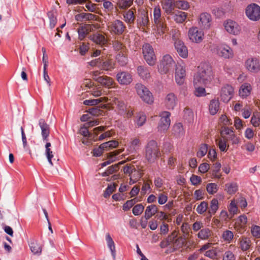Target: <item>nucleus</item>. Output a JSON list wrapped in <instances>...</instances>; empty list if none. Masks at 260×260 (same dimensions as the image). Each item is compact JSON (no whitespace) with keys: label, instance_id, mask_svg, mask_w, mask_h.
Here are the masks:
<instances>
[{"label":"nucleus","instance_id":"nucleus-5","mask_svg":"<svg viewBox=\"0 0 260 260\" xmlns=\"http://www.w3.org/2000/svg\"><path fill=\"white\" fill-rule=\"evenodd\" d=\"M144 58L150 66H153L156 62V57L154 49L151 45L145 43L142 47Z\"/></svg>","mask_w":260,"mask_h":260},{"label":"nucleus","instance_id":"nucleus-53","mask_svg":"<svg viewBox=\"0 0 260 260\" xmlns=\"http://www.w3.org/2000/svg\"><path fill=\"white\" fill-rule=\"evenodd\" d=\"M118 145V142L116 140H111L102 144V147H104L105 150L116 148Z\"/></svg>","mask_w":260,"mask_h":260},{"label":"nucleus","instance_id":"nucleus-59","mask_svg":"<svg viewBox=\"0 0 260 260\" xmlns=\"http://www.w3.org/2000/svg\"><path fill=\"white\" fill-rule=\"evenodd\" d=\"M146 120V116L143 113H139L137 115V118L136 120V123L138 126H142Z\"/></svg>","mask_w":260,"mask_h":260},{"label":"nucleus","instance_id":"nucleus-22","mask_svg":"<svg viewBox=\"0 0 260 260\" xmlns=\"http://www.w3.org/2000/svg\"><path fill=\"white\" fill-rule=\"evenodd\" d=\"M219 208V202L216 198H213L210 202V207L207 211V218L210 220L211 217L215 214Z\"/></svg>","mask_w":260,"mask_h":260},{"label":"nucleus","instance_id":"nucleus-19","mask_svg":"<svg viewBox=\"0 0 260 260\" xmlns=\"http://www.w3.org/2000/svg\"><path fill=\"white\" fill-rule=\"evenodd\" d=\"M95 28V26L92 24H86L80 27L78 30L79 39L80 40H83L88 34L93 31Z\"/></svg>","mask_w":260,"mask_h":260},{"label":"nucleus","instance_id":"nucleus-26","mask_svg":"<svg viewBox=\"0 0 260 260\" xmlns=\"http://www.w3.org/2000/svg\"><path fill=\"white\" fill-rule=\"evenodd\" d=\"M100 68L106 71H111L115 68V62L112 59H101Z\"/></svg>","mask_w":260,"mask_h":260},{"label":"nucleus","instance_id":"nucleus-3","mask_svg":"<svg viewBox=\"0 0 260 260\" xmlns=\"http://www.w3.org/2000/svg\"><path fill=\"white\" fill-rule=\"evenodd\" d=\"M175 62L169 54L164 55L158 66V70L160 74H166L171 71L176 66Z\"/></svg>","mask_w":260,"mask_h":260},{"label":"nucleus","instance_id":"nucleus-57","mask_svg":"<svg viewBox=\"0 0 260 260\" xmlns=\"http://www.w3.org/2000/svg\"><path fill=\"white\" fill-rule=\"evenodd\" d=\"M144 209V206L142 204H137L133 207V213L136 215L138 216L141 215Z\"/></svg>","mask_w":260,"mask_h":260},{"label":"nucleus","instance_id":"nucleus-33","mask_svg":"<svg viewBox=\"0 0 260 260\" xmlns=\"http://www.w3.org/2000/svg\"><path fill=\"white\" fill-rule=\"evenodd\" d=\"M116 59L120 66H125L128 61L127 51H123V52H118L116 55Z\"/></svg>","mask_w":260,"mask_h":260},{"label":"nucleus","instance_id":"nucleus-32","mask_svg":"<svg viewBox=\"0 0 260 260\" xmlns=\"http://www.w3.org/2000/svg\"><path fill=\"white\" fill-rule=\"evenodd\" d=\"M218 99H213L210 101L209 105V110L212 115H215L219 109V102Z\"/></svg>","mask_w":260,"mask_h":260},{"label":"nucleus","instance_id":"nucleus-12","mask_svg":"<svg viewBox=\"0 0 260 260\" xmlns=\"http://www.w3.org/2000/svg\"><path fill=\"white\" fill-rule=\"evenodd\" d=\"M223 25L225 29L230 34L237 36L241 32V27L234 21L228 20L224 22Z\"/></svg>","mask_w":260,"mask_h":260},{"label":"nucleus","instance_id":"nucleus-11","mask_svg":"<svg viewBox=\"0 0 260 260\" xmlns=\"http://www.w3.org/2000/svg\"><path fill=\"white\" fill-rule=\"evenodd\" d=\"M93 83L91 80L88 79H85L84 80L83 83L81 85V87H85L89 88V90L87 91L88 94H87L86 96L93 95L95 97L100 96L102 95L101 90L100 88L96 87H92Z\"/></svg>","mask_w":260,"mask_h":260},{"label":"nucleus","instance_id":"nucleus-34","mask_svg":"<svg viewBox=\"0 0 260 260\" xmlns=\"http://www.w3.org/2000/svg\"><path fill=\"white\" fill-rule=\"evenodd\" d=\"M90 39L95 43L101 45L105 44L107 42L105 36L99 33H96L91 36Z\"/></svg>","mask_w":260,"mask_h":260},{"label":"nucleus","instance_id":"nucleus-10","mask_svg":"<svg viewBox=\"0 0 260 260\" xmlns=\"http://www.w3.org/2000/svg\"><path fill=\"white\" fill-rule=\"evenodd\" d=\"M175 79L177 84L182 85L185 80L186 69L183 64L178 63L176 65Z\"/></svg>","mask_w":260,"mask_h":260},{"label":"nucleus","instance_id":"nucleus-41","mask_svg":"<svg viewBox=\"0 0 260 260\" xmlns=\"http://www.w3.org/2000/svg\"><path fill=\"white\" fill-rule=\"evenodd\" d=\"M227 141L225 139V136H222V139L216 140V144L217 145L219 150L221 152H226L229 145H227Z\"/></svg>","mask_w":260,"mask_h":260},{"label":"nucleus","instance_id":"nucleus-36","mask_svg":"<svg viewBox=\"0 0 260 260\" xmlns=\"http://www.w3.org/2000/svg\"><path fill=\"white\" fill-rule=\"evenodd\" d=\"M251 86L249 84H243L239 89V95L242 97H247L250 95Z\"/></svg>","mask_w":260,"mask_h":260},{"label":"nucleus","instance_id":"nucleus-64","mask_svg":"<svg viewBox=\"0 0 260 260\" xmlns=\"http://www.w3.org/2000/svg\"><path fill=\"white\" fill-rule=\"evenodd\" d=\"M252 235L255 238H260V226L258 225H253L251 229Z\"/></svg>","mask_w":260,"mask_h":260},{"label":"nucleus","instance_id":"nucleus-27","mask_svg":"<svg viewBox=\"0 0 260 260\" xmlns=\"http://www.w3.org/2000/svg\"><path fill=\"white\" fill-rule=\"evenodd\" d=\"M234 95L233 87L230 85L223 86L220 90V96L221 98H233Z\"/></svg>","mask_w":260,"mask_h":260},{"label":"nucleus","instance_id":"nucleus-16","mask_svg":"<svg viewBox=\"0 0 260 260\" xmlns=\"http://www.w3.org/2000/svg\"><path fill=\"white\" fill-rule=\"evenodd\" d=\"M135 89L137 94L140 98H152L153 96L149 89L141 83H137L135 85Z\"/></svg>","mask_w":260,"mask_h":260},{"label":"nucleus","instance_id":"nucleus-49","mask_svg":"<svg viewBox=\"0 0 260 260\" xmlns=\"http://www.w3.org/2000/svg\"><path fill=\"white\" fill-rule=\"evenodd\" d=\"M175 8L183 10H187L189 8V3L185 0L175 1Z\"/></svg>","mask_w":260,"mask_h":260},{"label":"nucleus","instance_id":"nucleus-28","mask_svg":"<svg viewBox=\"0 0 260 260\" xmlns=\"http://www.w3.org/2000/svg\"><path fill=\"white\" fill-rule=\"evenodd\" d=\"M96 81L100 83L102 85L108 88L112 87L114 84L113 79L111 77L106 76L98 77V78L96 79Z\"/></svg>","mask_w":260,"mask_h":260},{"label":"nucleus","instance_id":"nucleus-47","mask_svg":"<svg viewBox=\"0 0 260 260\" xmlns=\"http://www.w3.org/2000/svg\"><path fill=\"white\" fill-rule=\"evenodd\" d=\"M251 123L254 127H258L260 125V112H253L250 120Z\"/></svg>","mask_w":260,"mask_h":260},{"label":"nucleus","instance_id":"nucleus-46","mask_svg":"<svg viewBox=\"0 0 260 260\" xmlns=\"http://www.w3.org/2000/svg\"><path fill=\"white\" fill-rule=\"evenodd\" d=\"M208 151V145L207 144H201L200 146L199 150L197 152V156L199 158H202L207 153Z\"/></svg>","mask_w":260,"mask_h":260},{"label":"nucleus","instance_id":"nucleus-31","mask_svg":"<svg viewBox=\"0 0 260 260\" xmlns=\"http://www.w3.org/2000/svg\"><path fill=\"white\" fill-rule=\"evenodd\" d=\"M30 249L34 254L40 255L42 253V245L35 239L31 240L29 244Z\"/></svg>","mask_w":260,"mask_h":260},{"label":"nucleus","instance_id":"nucleus-18","mask_svg":"<svg viewBox=\"0 0 260 260\" xmlns=\"http://www.w3.org/2000/svg\"><path fill=\"white\" fill-rule=\"evenodd\" d=\"M39 125L41 129V135L44 141H47L50 134V127L44 119H40Z\"/></svg>","mask_w":260,"mask_h":260},{"label":"nucleus","instance_id":"nucleus-14","mask_svg":"<svg viewBox=\"0 0 260 260\" xmlns=\"http://www.w3.org/2000/svg\"><path fill=\"white\" fill-rule=\"evenodd\" d=\"M211 22L212 17L209 13H202L199 16V25L202 29H209L211 26Z\"/></svg>","mask_w":260,"mask_h":260},{"label":"nucleus","instance_id":"nucleus-2","mask_svg":"<svg viewBox=\"0 0 260 260\" xmlns=\"http://www.w3.org/2000/svg\"><path fill=\"white\" fill-rule=\"evenodd\" d=\"M145 149V157L149 163H154L161 156L159 146L155 140L149 141Z\"/></svg>","mask_w":260,"mask_h":260},{"label":"nucleus","instance_id":"nucleus-43","mask_svg":"<svg viewBox=\"0 0 260 260\" xmlns=\"http://www.w3.org/2000/svg\"><path fill=\"white\" fill-rule=\"evenodd\" d=\"M211 236V231L208 228L201 229L198 234V237L202 240H207Z\"/></svg>","mask_w":260,"mask_h":260},{"label":"nucleus","instance_id":"nucleus-55","mask_svg":"<svg viewBox=\"0 0 260 260\" xmlns=\"http://www.w3.org/2000/svg\"><path fill=\"white\" fill-rule=\"evenodd\" d=\"M138 201L136 198L127 201L122 206V209L124 211L129 210Z\"/></svg>","mask_w":260,"mask_h":260},{"label":"nucleus","instance_id":"nucleus-63","mask_svg":"<svg viewBox=\"0 0 260 260\" xmlns=\"http://www.w3.org/2000/svg\"><path fill=\"white\" fill-rule=\"evenodd\" d=\"M236 255L230 250L226 251L222 257V260H236Z\"/></svg>","mask_w":260,"mask_h":260},{"label":"nucleus","instance_id":"nucleus-44","mask_svg":"<svg viewBox=\"0 0 260 260\" xmlns=\"http://www.w3.org/2000/svg\"><path fill=\"white\" fill-rule=\"evenodd\" d=\"M222 238L226 243H230L233 240L234 234L231 231L226 230L223 232Z\"/></svg>","mask_w":260,"mask_h":260},{"label":"nucleus","instance_id":"nucleus-25","mask_svg":"<svg viewBox=\"0 0 260 260\" xmlns=\"http://www.w3.org/2000/svg\"><path fill=\"white\" fill-rule=\"evenodd\" d=\"M124 21L128 25L131 26L132 24L134 23L135 20V16L134 12L132 9H129L125 11L122 14Z\"/></svg>","mask_w":260,"mask_h":260},{"label":"nucleus","instance_id":"nucleus-8","mask_svg":"<svg viewBox=\"0 0 260 260\" xmlns=\"http://www.w3.org/2000/svg\"><path fill=\"white\" fill-rule=\"evenodd\" d=\"M108 28L111 33L120 35L125 30L126 26L122 21L117 19L109 22L108 24Z\"/></svg>","mask_w":260,"mask_h":260},{"label":"nucleus","instance_id":"nucleus-42","mask_svg":"<svg viewBox=\"0 0 260 260\" xmlns=\"http://www.w3.org/2000/svg\"><path fill=\"white\" fill-rule=\"evenodd\" d=\"M122 152L121 150H116L111 152L109 156V159L101 164L102 167H106V166L111 164L115 161L114 158L118 155H119Z\"/></svg>","mask_w":260,"mask_h":260},{"label":"nucleus","instance_id":"nucleus-40","mask_svg":"<svg viewBox=\"0 0 260 260\" xmlns=\"http://www.w3.org/2000/svg\"><path fill=\"white\" fill-rule=\"evenodd\" d=\"M251 245V240L247 237H242L240 241V247L242 251L248 250Z\"/></svg>","mask_w":260,"mask_h":260},{"label":"nucleus","instance_id":"nucleus-37","mask_svg":"<svg viewBox=\"0 0 260 260\" xmlns=\"http://www.w3.org/2000/svg\"><path fill=\"white\" fill-rule=\"evenodd\" d=\"M138 24L141 27H147L149 24V18L147 13H142L137 20Z\"/></svg>","mask_w":260,"mask_h":260},{"label":"nucleus","instance_id":"nucleus-17","mask_svg":"<svg viewBox=\"0 0 260 260\" xmlns=\"http://www.w3.org/2000/svg\"><path fill=\"white\" fill-rule=\"evenodd\" d=\"M247 223V217L244 215H240L235 222V228L239 233L245 231Z\"/></svg>","mask_w":260,"mask_h":260},{"label":"nucleus","instance_id":"nucleus-48","mask_svg":"<svg viewBox=\"0 0 260 260\" xmlns=\"http://www.w3.org/2000/svg\"><path fill=\"white\" fill-rule=\"evenodd\" d=\"M134 0H118L117 2V7L120 9H125L129 7Z\"/></svg>","mask_w":260,"mask_h":260},{"label":"nucleus","instance_id":"nucleus-21","mask_svg":"<svg viewBox=\"0 0 260 260\" xmlns=\"http://www.w3.org/2000/svg\"><path fill=\"white\" fill-rule=\"evenodd\" d=\"M161 4L163 10L168 15H171L175 8L174 0H161Z\"/></svg>","mask_w":260,"mask_h":260},{"label":"nucleus","instance_id":"nucleus-20","mask_svg":"<svg viewBox=\"0 0 260 260\" xmlns=\"http://www.w3.org/2000/svg\"><path fill=\"white\" fill-rule=\"evenodd\" d=\"M175 49L180 56L185 58L188 56V50L182 41H178L175 43Z\"/></svg>","mask_w":260,"mask_h":260},{"label":"nucleus","instance_id":"nucleus-52","mask_svg":"<svg viewBox=\"0 0 260 260\" xmlns=\"http://www.w3.org/2000/svg\"><path fill=\"white\" fill-rule=\"evenodd\" d=\"M225 139L226 141H231L233 145H237L240 142V138L239 137L237 136L233 132L228 136L226 137H225Z\"/></svg>","mask_w":260,"mask_h":260},{"label":"nucleus","instance_id":"nucleus-7","mask_svg":"<svg viewBox=\"0 0 260 260\" xmlns=\"http://www.w3.org/2000/svg\"><path fill=\"white\" fill-rule=\"evenodd\" d=\"M159 116L160 119L157 126L158 131L164 133L170 127L171 113L168 111H162L159 113Z\"/></svg>","mask_w":260,"mask_h":260},{"label":"nucleus","instance_id":"nucleus-62","mask_svg":"<svg viewBox=\"0 0 260 260\" xmlns=\"http://www.w3.org/2000/svg\"><path fill=\"white\" fill-rule=\"evenodd\" d=\"M184 244V239L180 237L178 238H176L174 243L173 244V251H175L178 248L182 247V246Z\"/></svg>","mask_w":260,"mask_h":260},{"label":"nucleus","instance_id":"nucleus-39","mask_svg":"<svg viewBox=\"0 0 260 260\" xmlns=\"http://www.w3.org/2000/svg\"><path fill=\"white\" fill-rule=\"evenodd\" d=\"M221 164L219 162H216L214 164V169L212 171V178L215 179L221 178L222 175L220 173Z\"/></svg>","mask_w":260,"mask_h":260},{"label":"nucleus","instance_id":"nucleus-60","mask_svg":"<svg viewBox=\"0 0 260 260\" xmlns=\"http://www.w3.org/2000/svg\"><path fill=\"white\" fill-rule=\"evenodd\" d=\"M115 189L116 185L115 183L109 185L104 192V197L106 198L109 197L115 191Z\"/></svg>","mask_w":260,"mask_h":260},{"label":"nucleus","instance_id":"nucleus-13","mask_svg":"<svg viewBox=\"0 0 260 260\" xmlns=\"http://www.w3.org/2000/svg\"><path fill=\"white\" fill-rule=\"evenodd\" d=\"M204 33L197 27H192L188 32V36L192 42L199 43L203 40Z\"/></svg>","mask_w":260,"mask_h":260},{"label":"nucleus","instance_id":"nucleus-15","mask_svg":"<svg viewBox=\"0 0 260 260\" xmlns=\"http://www.w3.org/2000/svg\"><path fill=\"white\" fill-rule=\"evenodd\" d=\"M245 67L249 72L256 73L260 71V63L256 58H249L245 61Z\"/></svg>","mask_w":260,"mask_h":260},{"label":"nucleus","instance_id":"nucleus-23","mask_svg":"<svg viewBox=\"0 0 260 260\" xmlns=\"http://www.w3.org/2000/svg\"><path fill=\"white\" fill-rule=\"evenodd\" d=\"M116 77L118 82L121 84L127 85L132 81V76L127 72L118 73Z\"/></svg>","mask_w":260,"mask_h":260},{"label":"nucleus","instance_id":"nucleus-9","mask_svg":"<svg viewBox=\"0 0 260 260\" xmlns=\"http://www.w3.org/2000/svg\"><path fill=\"white\" fill-rule=\"evenodd\" d=\"M246 15L251 20H258L260 19V7L255 4L248 6L246 9Z\"/></svg>","mask_w":260,"mask_h":260},{"label":"nucleus","instance_id":"nucleus-61","mask_svg":"<svg viewBox=\"0 0 260 260\" xmlns=\"http://www.w3.org/2000/svg\"><path fill=\"white\" fill-rule=\"evenodd\" d=\"M50 21V26L51 28L55 27L57 19L53 12L50 11L47 14Z\"/></svg>","mask_w":260,"mask_h":260},{"label":"nucleus","instance_id":"nucleus-1","mask_svg":"<svg viewBox=\"0 0 260 260\" xmlns=\"http://www.w3.org/2000/svg\"><path fill=\"white\" fill-rule=\"evenodd\" d=\"M198 69V72L194 76V85H207L212 78L211 67L207 63H204L201 64Z\"/></svg>","mask_w":260,"mask_h":260},{"label":"nucleus","instance_id":"nucleus-6","mask_svg":"<svg viewBox=\"0 0 260 260\" xmlns=\"http://www.w3.org/2000/svg\"><path fill=\"white\" fill-rule=\"evenodd\" d=\"M212 50L219 56L225 59L231 58L234 56L232 48L224 44L215 46Z\"/></svg>","mask_w":260,"mask_h":260},{"label":"nucleus","instance_id":"nucleus-4","mask_svg":"<svg viewBox=\"0 0 260 260\" xmlns=\"http://www.w3.org/2000/svg\"><path fill=\"white\" fill-rule=\"evenodd\" d=\"M153 22L157 26L158 34L160 35L165 33L166 25L164 23V18L161 16V9L159 6H155L153 12Z\"/></svg>","mask_w":260,"mask_h":260},{"label":"nucleus","instance_id":"nucleus-45","mask_svg":"<svg viewBox=\"0 0 260 260\" xmlns=\"http://www.w3.org/2000/svg\"><path fill=\"white\" fill-rule=\"evenodd\" d=\"M208 203L206 201H202L201 203L197 206L196 208V211L197 213L199 214H203L205 213L208 209Z\"/></svg>","mask_w":260,"mask_h":260},{"label":"nucleus","instance_id":"nucleus-35","mask_svg":"<svg viewBox=\"0 0 260 260\" xmlns=\"http://www.w3.org/2000/svg\"><path fill=\"white\" fill-rule=\"evenodd\" d=\"M106 240L109 248L110 249L112 256L115 258L116 255V250L114 242L109 233L106 235Z\"/></svg>","mask_w":260,"mask_h":260},{"label":"nucleus","instance_id":"nucleus-58","mask_svg":"<svg viewBox=\"0 0 260 260\" xmlns=\"http://www.w3.org/2000/svg\"><path fill=\"white\" fill-rule=\"evenodd\" d=\"M219 122L224 126L230 125L232 124V120L229 118L225 115H221L219 119Z\"/></svg>","mask_w":260,"mask_h":260},{"label":"nucleus","instance_id":"nucleus-50","mask_svg":"<svg viewBox=\"0 0 260 260\" xmlns=\"http://www.w3.org/2000/svg\"><path fill=\"white\" fill-rule=\"evenodd\" d=\"M198 86H195L194 94L197 96H205L210 94L209 92H207L205 88Z\"/></svg>","mask_w":260,"mask_h":260},{"label":"nucleus","instance_id":"nucleus-38","mask_svg":"<svg viewBox=\"0 0 260 260\" xmlns=\"http://www.w3.org/2000/svg\"><path fill=\"white\" fill-rule=\"evenodd\" d=\"M238 190V185L236 182L226 183L225 185V190L229 194H235Z\"/></svg>","mask_w":260,"mask_h":260},{"label":"nucleus","instance_id":"nucleus-51","mask_svg":"<svg viewBox=\"0 0 260 260\" xmlns=\"http://www.w3.org/2000/svg\"><path fill=\"white\" fill-rule=\"evenodd\" d=\"M218 187L215 183H208L206 185V190L209 194H214L218 191Z\"/></svg>","mask_w":260,"mask_h":260},{"label":"nucleus","instance_id":"nucleus-54","mask_svg":"<svg viewBox=\"0 0 260 260\" xmlns=\"http://www.w3.org/2000/svg\"><path fill=\"white\" fill-rule=\"evenodd\" d=\"M113 46L114 47V49L119 51V52H123V51H127V49L125 47V46L123 45L122 43L118 41H115L113 42Z\"/></svg>","mask_w":260,"mask_h":260},{"label":"nucleus","instance_id":"nucleus-56","mask_svg":"<svg viewBox=\"0 0 260 260\" xmlns=\"http://www.w3.org/2000/svg\"><path fill=\"white\" fill-rule=\"evenodd\" d=\"M165 104L167 109H173L176 105V99H165Z\"/></svg>","mask_w":260,"mask_h":260},{"label":"nucleus","instance_id":"nucleus-24","mask_svg":"<svg viewBox=\"0 0 260 260\" xmlns=\"http://www.w3.org/2000/svg\"><path fill=\"white\" fill-rule=\"evenodd\" d=\"M137 73L143 80H148L150 78V69L144 66H140L137 68Z\"/></svg>","mask_w":260,"mask_h":260},{"label":"nucleus","instance_id":"nucleus-29","mask_svg":"<svg viewBox=\"0 0 260 260\" xmlns=\"http://www.w3.org/2000/svg\"><path fill=\"white\" fill-rule=\"evenodd\" d=\"M171 15H172L173 19L177 23H183L187 18V13L182 11L172 12Z\"/></svg>","mask_w":260,"mask_h":260},{"label":"nucleus","instance_id":"nucleus-30","mask_svg":"<svg viewBox=\"0 0 260 260\" xmlns=\"http://www.w3.org/2000/svg\"><path fill=\"white\" fill-rule=\"evenodd\" d=\"M158 211L157 207L154 204L147 206L145 211L144 217L146 220L150 219L152 216L154 215Z\"/></svg>","mask_w":260,"mask_h":260}]
</instances>
